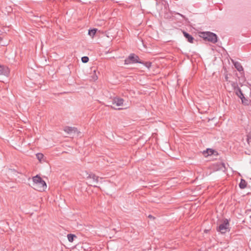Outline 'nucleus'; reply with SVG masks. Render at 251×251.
<instances>
[{
	"instance_id": "obj_1",
	"label": "nucleus",
	"mask_w": 251,
	"mask_h": 251,
	"mask_svg": "<svg viewBox=\"0 0 251 251\" xmlns=\"http://www.w3.org/2000/svg\"><path fill=\"white\" fill-rule=\"evenodd\" d=\"M32 187L39 192L44 191L47 188L45 181L38 175L32 177Z\"/></svg>"
},
{
	"instance_id": "obj_2",
	"label": "nucleus",
	"mask_w": 251,
	"mask_h": 251,
	"mask_svg": "<svg viewBox=\"0 0 251 251\" xmlns=\"http://www.w3.org/2000/svg\"><path fill=\"white\" fill-rule=\"evenodd\" d=\"M200 36L204 41L210 42L213 44H215L218 41L217 35L210 31H205L201 32Z\"/></svg>"
},
{
	"instance_id": "obj_3",
	"label": "nucleus",
	"mask_w": 251,
	"mask_h": 251,
	"mask_svg": "<svg viewBox=\"0 0 251 251\" xmlns=\"http://www.w3.org/2000/svg\"><path fill=\"white\" fill-rule=\"evenodd\" d=\"M229 220L227 219H224L222 223L217 227V230L222 234H225L227 231H230Z\"/></svg>"
},
{
	"instance_id": "obj_4",
	"label": "nucleus",
	"mask_w": 251,
	"mask_h": 251,
	"mask_svg": "<svg viewBox=\"0 0 251 251\" xmlns=\"http://www.w3.org/2000/svg\"><path fill=\"white\" fill-rule=\"evenodd\" d=\"M133 63L143 64V62L140 60L138 55L134 53H130L128 57L125 60V64Z\"/></svg>"
},
{
	"instance_id": "obj_5",
	"label": "nucleus",
	"mask_w": 251,
	"mask_h": 251,
	"mask_svg": "<svg viewBox=\"0 0 251 251\" xmlns=\"http://www.w3.org/2000/svg\"><path fill=\"white\" fill-rule=\"evenodd\" d=\"M10 73L9 68L3 65H0V75L8 76Z\"/></svg>"
},
{
	"instance_id": "obj_6",
	"label": "nucleus",
	"mask_w": 251,
	"mask_h": 251,
	"mask_svg": "<svg viewBox=\"0 0 251 251\" xmlns=\"http://www.w3.org/2000/svg\"><path fill=\"white\" fill-rule=\"evenodd\" d=\"M124 100L120 98L115 97L112 101V103L113 104H116V106H120L123 105Z\"/></svg>"
},
{
	"instance_id": "obj_7",
	"label": "nucleus",
	"mask_w": 251,
	"mask_h": 251,
	"mask_svg": "<svg viewBox=\"0 0 251 251\" xmlns=\"http://www.w3.org/2000/svg\"><path fill=\"white\" fill-rule=\"evenodd\" d=\"M64 130L68 134H71L72 133H78L77 128L75 127L66 126Z\"/></svg>"
},
{
	"instance_id": "obj_8",
	"label": "nucleus",
	"mask_w": 251,
	"mask_h": 251,
	"mask_svg": "<svg viewBox=\"0 0 251 251\" xmlns=\"http://www.w3.org/2000/svg\"><path fill=\"white\" fill-rule=\"evenodd\" d=\"M215 153H216V154L218 155V153L216 151L211 149H207L206 151H203V154L204 155V156L206 157L209 155L215 154Z\"/></svg>"
},
{
	"instance_id": "obj_9",
	"label": "nucleus",
	"mask_w": 251,
	"mask_h": 251,
	"mask_svg": "<svg viewBox=\"0 0 251 251\" xmlns=\"http://www.w3.org/2000/svg\"><path fill=\"white\" fill-rule=\"evenodd\" d=\"M232 61L234 64L235 68L237 70V71L240 72L241 74L243 73L244 69L241 63L237 61L234 62L233 60H232Z\"/></svg>"
},
{
	"instance_id": "obj_10",
	"label": "nucleus",
	"mask_w": 251,
	"mask_h": 251,
	"mask_svg": "<svg viewBox=\"0 0 251 251\" xmlns=\"http://www.w3.org/2000/svg\"><path fill=\"white\" fill-rule=\"evenodd\" d=\"M182 32L184 36L187 40L190 43H193V41L194 40L193 37L186 31H183Z\"/></svg>"
},
{
	"instance_id": "obj_11",
	"label": "nucleus",
	"mask_w": 251,
	"mask_h": 251,
	"mask_svg": "<svg viewBox=\"0 0 251 251\" xmlns=\"http://www.w3.org/2000/svg\"><path fill=\"white\" fill-rule=\"evenodd\" d=\"M88 178L92 179L93 181L98 183L99 182V176H97L94 174H91L88 176Z\"/></svg>"
},
{
	"instance_id": "obj_12",
	"label": "nucleus",
	"mask_w": 251,
	"mask_h": 251,
	"mask_svg": "<svg viewBox=\"0 0 251 251\" xmlns=\"http://www.w3.org/2000/svg\"><path fill=\"white\" fill-rule=\"evenodd\" d=\"M247 184V182L244 179H241L239 184V186L241 189H243L246 187Z\"/></svg>"
},
{
	"instance_id": "obj_13",
	"label": "nucleus",
	"mask_w": 251,
	"mask_h": 251,
	"mask_svg": "<svg viewBox=\"0 0 251 251\" xmlns=\"http://www.w3.org/2000/svg\"><path fill=\"white\" fill-rule=\"evenodd\" d=\"M68 241L70 242H73L75 238H77V236L74 234H68L67 235Z\"/></svg>"
},
{
	"instance_id": "obj_14",
	"label": "nucleus",
	"mask_w": 251,
	"mask_h": 251,
	"mask_svg": "<svg viewBox=\"0 0 251 251\" xmlns=\"http://www.w3.org/2000/svg\"><path fill=\"white\" fill-rule=\"evenodd\" d=\"M234 91H235V93L236 95L239 98H240L243 96H244V94H243L242 91L241 89L240 88H236V90H235Z\"/></svg>"
},
{
	"instance_id": "obj_15",
	"label": "nucleus",
	"mask_w": 251,
	"mask_h": 251,
	"mask_svg": "<svg viewBox=\"0 0 251 251\" xmlns=\"http://www.w3.org/2000/svg\"><path fill=\"white\" fill-rule=\"evenodd\" d=\"M242 100V103L244 105H248L249 104V100L246 98L244 96H243L240 98Z\"/></svg>"
},
{
	"instance_id": "obj_16",
	"label": "nucleus",
	"mask_w": 251,
	"mask_h": 251,
	"mask_svg": "<svg viewBox=\"0 0 251 251\" xmlns=\"http://www.w3.org/2000/svg\"><path fill=\"white\" fill-rule=\"evenodd\" d=\"M98 29L97 28H93L89 29L88 31V34L92 38L95 35Z\"/></svg>"
},
{
	"instance_id": "obj_17",
	"label": "nucleus",
	"mask_w": 251,
	"mask_h": 251,
	"mask_svg": "<svg viewBox=\"0 0 251 251\" xmlns=\"http://www.w3.org/2000/svg\"><path fill=\"white\" fill-rule=\"evenodd\" d=\"M90 77V80L92 81H95L98 79V77L96 75V70L94 71V74L91 75Z\"/></svg>"
},
{
	"instance_id": "obj_18",
	"label": "nucleus",
	"mask_w": 251,
	"mask_h": 251,
	"mask_svg": "<svg viewBox=\"0 0 251 251\" xmlns=\"http://www.w3.org/2000/svg\"><path fill=\"white\" fill-rule=\"evenodd\" d=\"M36 156L37 158V159L40 161L41 162V160L44 157V155L43 153H37L36 154Z\"/></svg>"
},
{
	"instance_id": "obj_19",
	"label": "nucleus",
	"mask_w": 251,
	"mask_h": 251,
	"mask_svg": "<svg viewBox=\"0 0 251 251\" xmlns=\"http://www.w3.org/2000/svg\"><path fill=\"white\" fill-rule=\"evenodd\" d=\"M231 84L232 87H233L234 91L236 90V88H239L237 85V82H232Z\"/></svg>"
},
{
	"instance_id": "obj_20",
	"label": "nucleus",
	"mask_w": 251,
	"mask_h": 251,
	"mask_svg": "<svg viewBox=\"0 0 251 251\" xmlns=\"http://www.w3.org/2000/svg\"><path fill=\"white\" fill-rule=\"evenodd\" d=\"M89 57L87 56H83L81 58V61L83 63H86L89 61Z\"/></svg>"
},
{
	"instance_id": "obj_21",
	"label": "nucleus",
	"mask_w": 251,
	"mask_h": 251,
	"mask_svg": "<svg viewBox=\"0 0 251 251\" xmlns=\"http://www.w3.org/2000/svg\"><path fill=\"white\" fill-rule=\"evenodd\" d=\"M143 64H144L148 68H150L151 67V62H143Z\"/></svg>"
},
{
	"instance_id": "obj_22",
	"label": "nucleus",
	"mask_w": 251,
	"mask_h": 251,
	"mask_svg": "<svg viewBox=\"0 0 251 251\" xmlns=\"http://www.w3.org/2000/svg\"><path fill=\"white\" fill-rule=\"evenodd\" d=\"M221 165H222V167H221L220 168V169L222 170H223V171H226V165L224 163H221Z\"/></svg>"
},
{
	"instance_id": "obj_23",
	"label": "nucleus",
	"mask_w": 251,
	"mask_h": 251,
	"mask_svg": "<svg viewBox=\"0 0 251 251\" xmlns=\"http://www.w3.org/2000/svg\"><path fill=\"white\" fill-rule=\"evenodd\" d=\"M225 80L226 81H228V82H230V81L228 80V75H227V74H226L225 75Z\"/></svg>"
},
{
	"instance_id": "obj_24",
	"label": "nucleus",
	"mask_w": 251,
	"mask_h": 251,
	"mask_svg": "<svg viewBox=\"0 0 251 251\" xmlns=\"http://www.w3.org/2000/svg\"><path fill=\"white\" fill-rule=\"evenodd\" d=\"M111 107L112 108H113V109H116V108H115V107H113L112 106H111Z\"/></svg>"
},
{
	"instance_id": "obj_25",
	"label": "nucleus",
	"mask_w": 251,
	"mask_h": 251,
	"mask_svg": "<svg viewBox=\"0 0 251 251\" xmlns=\"http://www.w3.org/2000/svg\"><path fill=\"white\" fill-rule=\"evenodd\" d=\"M149 217H150V218H152V216L151 215H149Z\"/></svg>"
},
{
	"instance_id": "obj_26",
	"label": "nucleus",
	"mask_w": 251,
	"mask_h": 251,
	"mask_svg": "<svg viewBox=\"0 0 251 251\" xmlns=\"http://www.w3.org/2000/svg\"><path fill=\"white\" fill-rule=\"evenodd\" d=\"M215 156H217L218 155L216 154V153H215V154H213Z\"/></svg>"
},
{
	"instance_id": "obj_27",
	"label": "nucleus",
	"mask_w": 251,
	"mask_h": 251,
	"mask_svg": "<svg viewBox=\"0 0 251 251\" xmlns=\"http://www.w3.org/2000/svg\"><path fill=\"white\" fill-rule=\"evenodd\" d=\"M94 187H97V185H93Z\"/></svg>"
},
{
	"instance_id": "obj_28",
	"label": "nucleus",
	"mask_w": 251,
	"mask_h": 251,
	"mask_svg": "<svg viewBox=\"0 0 251 251\" xmlns=\"http://www.w3.org/2000/svg\"><path fill=\"white\" fill-rule=\"evenodd\" d=\"M77 0V1H78V2H80V1H81V0Z\"/></svg>"
}]
</instances>
